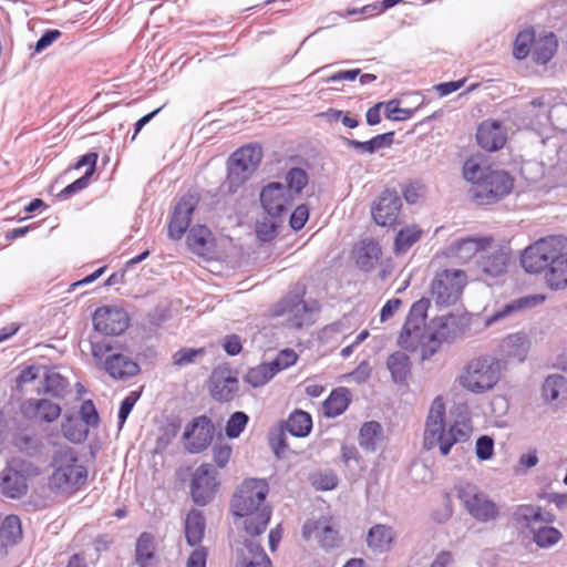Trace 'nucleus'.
I'll return each mask as SVG.
<instances>
[{"label":"nucleus","instance_id":"1","mask_svg":"<svg viewBox=\"0 0 567 567\" xmlns=\"http://www.w3.org/2000/svg\"><path fill=\"white\" fill-rule=\"evenodd\" d=\"M269 486L265 480L248 478L237 488L231 499V512L245 518L244 526L248 534H262L270 520L271 511L266 504Z\"/></svg>","mask_w":567,"mask_h":567},{"label":"nucleus","instance_id":"2","mask_svg":"<svg viewBox=\"0 0 567 567\" xmlns=\"http://www.w3.org/2000/svg\"><path fill=\"white\" fill-rule=\"evenodd\" d=\"M472 427L468 421L455 422L445 430V402L437 395L431 403L424 431V447L431 450L440 447L442 455H447L457 442L470 437Z\"/></svg>","mask_w":567,"mask_h":567},{"label":"nucleus","instance_id":"3","mask_svg":"<svg viewBox=\"0 0 567 567\" xmlns=\"http://www.w3.org/2000/svg\"><path fill=\"white\" fill-rule=\"evenodd\" d=\"M502 361L492 354L470 359L456 378L458 385L475 395L493 391L502 379Z\"/></svg>","mask_w":567,"mask_h":567},{"label":"nucleus","instance_id":"4","mask_svg":"<svg viewBox=\"0 0 567 567\" xmlns=\"http://www.w3.org/2000/svg\"><path fill=\"white\" fill-rule=\"evenodd\" d=\"M52 467L49 487L55 493L73 494L86 484L89 472L80 462L78 453L71 447L55 452Z\"/></svg>","mask_w":567,"mask_h":567},{"label":"nucleus","instance_id":"5","mask_svg":"<svg viewBox=\"0 0 567 567\" xmlns=\"http://www.w3.org/2000/svg\"><path fill=\"white\" fill-rule=\"evenodd\" d=\"M429 307L430 301L425 298L415 301L398 338V344L402 349L408 351L420 350L422 360L430 359L424 357L430 341V326L426 327L425 323Z\"/></svg>","mask_w":567,"mask_h":567},{"label":"nucleus","instance_id":"6","mask_svg":"<svg viewBox=\"0 0 567 567\" xmlns=\"http://www.w3.org/2000/svg\"><path fill=\"white\" fill-rule=\"evenodd\" d=\"M91 352L95 365L114 380H127L137 375L141 371L137 362L126 354L116 352L110 342H92Z\"/></svg>","mask_w":567,"mask_h":567},{"label":"nucleus","instance_id":"7","mask_svg":"<svg viewBox=\"0 0 567 567\" xmlns=\"http://www.w3.org/2000/svg\"><path fill=\"white\" fill-rule=\"evenodd\" d=\"M470 328V318L466 315H446L434 318L430 323V341L424 354L431 358L442 343H452L462 338Z\"/></svg>","mask_w":567,"mask_h":567},{"label":"nucleus","instance_id":"8","mask_svg":"<svg viewBox=\"0 0 567 567\" xmlns=\"http://www.w3.org/2000/svg\"><path fill=\"white\" fill-rule=\"evenodd\" d=\"M455 489L463 507L475 520L489 523L498 518V505L476 485L468 482H460Z\"/></svg>","mask_w":567,"mask_h":567},{"label":"nucleus","instance_id":"9","mask_svg":"<svg viewBox=\"0 0 567 567\" xmlns=\"http://www.w3.org/2000/svg\"><path fill=\"white\" fill-rule=\"evenodd\" d=\"M567 239L564 236H548L527 247L520 258L523 268L529 274H538L549 268L559 252L565 250Z\"/></svg>","mask_w":567,"mask_h":567},{"label":"nucleus","instance_id":"10","mask_svg":"<svg viewBox=\"0 0 567 567\" xmlns=\"http://www.w3.org/2000/svg\"><path fill=\"white\" fill-rule=\"evenodd\" d=\"M262 158L261 147L249 144L237 150L228 161L225 185L229 193H235L256 171Z\"/></svg>","mask_w":567,"mask_h":567},{"label":"nucleus","instance_id":"11","mask_svg":"<svg viewBox=\"0 0 567 567\" xmlns=\"http://www.w3.org/2000/svg\"><path fill=\"white\" fill-rule=\"evenodd\" d=\"M303 296L305 288L296 287L278 303L275 315L285 316L287 323L292 328L299 329L311 324L319 306L317 301H306Z\"/></svg>","mask_w":567,"mask_h":567},{"label":"nucleus","instance_id":"12","mask_svg":"<svg viewBox=\"0 0 567 567\" xmlns=\"http://www.w3.org/2000/svg\"><path fill=\"white\" fill-rule=\"evenodd\" d=\"M39 474L38 467L21 457H12L0 473V489L10 498H20L27 493L28 480Z\"/></svg>","mask_w":567,"mask_h":567},{"label":"nucleus","instance_id":"13","mask_svg":"<svg viewBox=\"0 0 567 567\" xmlns=\"http://www.w3.org/2000/svg\"><path fill=\"white\" fill-rule=\"evenodd\" d=\"M514 186V181L505 171H489L482 182L472 186L470 193L478 205L494 204L507 196Z\"/></svg>","mask_w":567,"mask_h":567},{"label":"nucleus","instance_id":"14","mask_svg":"<svg viewBox=\"0 0 567 567\" xmlns=\"http://www.w3.org/2000/svg\"><path fill=\"white\" fill-rule=\"evenodd\" d=\"M466 280L465 271L460 269H444L437 272L432 281V297L437 305H453L460 299Z\"/></svg>","mask_w":567,"mask_h":567},{"label":"nucleus","instance_id":"15","mask_svg":"<svg viewBox=\"0 0 567 567\" xmlns=\"http://www.w3.org/2000/svg\"><path fill=\"white\" fill-rule=\"evenodd\" d=\"M293 200L284 184L272 182L266 185L260 193V203L270 218L281 219L288 214Z\"/></svg>","mask_w":567,"mask_h":567},{"label":"nucleus","instance_id":"16","mask_svg":"<svg viewBox=\"0 0 567 567\" xmlns=\"http://www.w3.org/2000/svg\"><path fill=\"white\" fill-rule=\"evenodd\" d=\"M217 486V472L212 467L210 464H202L196 468V471L193 474V501L197 505H206L214 497Z\"/></svg>","mask_w":567,"mask_h":567},{"label":"nucleus","instance_id":"17","mask_svg":"<svg viewBox=\"0 0 567 567\" xmlns=\"http://www.w3.org/2000/svg\"><path fill=\"white\" fill-rule=\"evenodd\" d=\"M128 316L125 310L117 307H101L93 315V324L96 331L117 336L128 327Z\"/></svg>","mask_w":567,"mask_h":567},{"label":"nucleus","instance_id":"18","mask_svg":"<svg viewBox=\"0 0 567 567\" xmlns=\"http://www.w3.org/2000/svg\"><path fill=\"white\" fill-rule=\"evenodd\" d=\"M402 200L398 192L385 189L371 206V216L380 226H392L400 214Z\"/></svg>","mask_w":567,"mask_h":567},{"label":"nucleus","instance_id":"19","mask_svg":"<svg viewBox=\"0 0 567 567\" xmlns=\"http://www.w3.org/2000/svg\"><path fill=\"white\" fill-rule=\"evenodd\" d=\"M214 425L205 415L195 417L185 429L184 440L190 453H199L208 447L214 436Z\"/></svg>","mask_w":567,"mask_h":567},{"label":"nucleus","instance_id":"20","mask_svg":"<svg viewBox=\"0 0 567 567\" xmlns=\"http://www.w3.org/2000/svg\"><path fill=\"white\" fill-rule=\"evenodd\" d=\"M545 301V296L540 293L523 296L499 306L493 313L485 319L484 326L491 327L494 323L515 317L516 315L535 308Z\"/></svg>","mask_w":567,"mask_h":567},{"label":"nucleus","instance_id":"21","mask_svg":"<svg viewBox=\"0 0 567 567\" xmlns=\"http://www.w3.org/2000/svg\"><path fill=\"white\" fill-rule=\"evenodd\" d=\"M508 260L509 256L505 249L489 245L478 256L476 266L485 278H496L505 274Z\"/></svg>","mask_w":567,"mask_h":567},{"label":"nucleus","instance_id":"22","mask_svg":"<svg viewBox=\"0 0 567 567\" xmlns=\"http://www.w3.org/2000/svg\"><path fill=\"white\" fill-rule=\"evenodd\" d=\"M302 535L306 539H317L324 548L336 547L339 540L338 530L327 517L308 519L302 527Z\"/></svg>","mask_w":567,"mask_h":567},{"label":"nucleus","instance_id":"23","mask_svg":"<svg viewBox=\"0 0 567 567\" xmlns=\"http://www.w3.org/2000/svg\"><path fill=\"white\" fill-rule=\"evenodd\" d=\"M196 204V198L192 195L182 197L176 204L168 225V235L171 238L175 240L179 239L187 230Z\"/></svg>","mask_w":567,"mask_h":567},{"label":"nucleus","instance_id":"24","mask_svg":"<svg viewBox=\"0 0 567 567\" xmlns=\"http://www.w3.org/2000/svg\"><path fill=\"white\" fill-rule=\"evenodd\" d=\"M235 567H271V560L259 544L246 539L236 547Z\"/></svg>","mask_w":567,"mask_h":567},{"label":"nucleus","instance_id":"25","mask_svg":"<svg viewBox=\"0 0 567 567\" xmlns=\"http://www.w3.org/2000/svg\"><path fill=\"white\" fill-rule=\"evenodd\" d=\"M506 130L499 122L494 120L482 122L476 132L478 145L488 152L502 148L506 143Z\"/></svg>","mask_w":567,"mask_h":567},{"label":"nucleus","instance_id":"26","mask_svg":"<svg viewBox=\"0 0 567 567\" xmlns=\"http://www.w3.org/2000/svg\"><path fill=\"white\" fill-rule=\"evenodd\" d=\"M493 241L494 240L491 236L465 237L452 243L449 251L452 257L462 262H466L477 254L480 256L485 248L493 244Z\"/></svg>","mask_w":567,"mask_h":567},{"label":"nucleus","instance_id":"27","mask_svg":"<svg viewBox=\"0 0 567 567\" xmlns=\"http://www.w3.org/2000/svg\"><path fill=\"white\" fill-rule=\"evenodd\" d=\"M530 339L525 332L511 333L502 340L501 352L504 358L523 363L530 351Z\"/></svg>","mask_w":567,"mask_h":567},{"label":"nucleus","instance_id":"28","mask_svg":"<svg viewBox=\"0 0 567 567\" xmlns=\"http://www.w3.org/2000/svg\"><path fill=\"white\" fill-rule=\"evenodd\" d=\"M21 409L27 417L48 423L55 421L61 414L60 405L47 399H29Z\"/></svg>","mask_w":567,"mask_h":567},{"label":"nucleus","instance_id":"29","mask_svg":"<svg viewBox=\"0 0 567 567\" xmlns=\"http://www.w3.org/2000/svg\"><path fill=\"white\" fill-rule=\"evenodd\" d=\"M542 396L546 403L558 406L567 401V378L559 373L549 374L542 388Z\"/></svg>","mask_w":567,"mask_h":567},{"label":"nucleus","instance_id":"30","mask_svg":"<svg viewBox=\"0 0 567 567\" xmlns=\"http://www.w3.org/2000/svg\"><path fill=\"white\" fill-rule=\"evenodd\" d=\"M517 524L533 532L539 523H553L555 517L550 513H544L542 507L533 505H519L514 512Z\"/></svg>","mask_w":567,"mask_h":567},{"label":"nucleus","instance_id":"31","mask_svg":"<svg viewBox=\"0 0 567 567\" xmlns=\"http://www.w3.org/2000/svg\"><path fill=\"white\" fill-rule=\"evenodd\" d=\"M155 537L147 532L142 533L135 545V563L138 567H155Z\"/></svg>","mask_w":567,"mask_h":567},{"label":"nucleus","instance_id":"32","mask_svg":"<svg viewBox=\"0 0 567 567\" xmlns=\"http://www.w3.org/2000/svg\"><path fill=\"white\" fill-rule=\"evenodd\" d=\"M381 256V248L373 240H362L354 250L357 266L364 271L372 270Z\"/></svg>","mask_w":567,"mask_h":567},{"label":"nucleus","instance_id":"33","mask_svg":"<svg viewBox=\"0 0 567 567\" xmlns=\"http://www.w3.org/2000/svg\"><path fill=\"white\" fill-rule=\"evenodd\" d=\"M533 109H542V117L559 131H567V104L560 103L547 109L542 99H535L530 102Z\"/></svg>","mask_w":567,"mask_h":567},{"label":"nucleus","instance_id":"34","mask_svg":"<svg viewBox=\"0 0 567 567\" xmlns=\"http://www.w3.org/2000/svg\"><path fill=\"white\" fill-rule=\"evenodd\" d=\"M205 518L202 512L192 509L185 519V537L189 546H200L202 539L205 534Z\"/></svg>","mask_w":567,"mask_h":567},{"label":"nucleus","instance_id":"35","mask_svg":"<svg viewBox=\"0 0 567 567\" xmlns=\"http://www.w3.org/2000/svg\"><path fill=\"white\" fill-rule=\"evenodd\" d=\"M545 278L551 289L558 290L567 286V251L563 250L557 255Z\"/></svg>","mask_w":567,"mask_h":567},{"label":"nucleus","instance_id":"36","mask_svg":"<svg viewBox=\"0 0 567 567\" xmlns=\"http://www.w3.org/2000/svg\"><path fill=\"white\" fill-rule=\"evenodd\" d=\"M394 538L393 529L386 525L378 524L368 533V545L378 553H385L390 549Z\"/></svg>","mask_w":567,"mask_h":567},{"label":"nucleus","instance_id":"37","mask_svg":"<svg viewBox=\"0 0 567 567\" xmlns=\"http://www.w3.org/2000/svg\"><path fill=\"white\" fill-rule=\"evenodd\" d=\"M386 367L395 383H404L411 372L410 358L402 351L390 354L386 360Z\"/></svg>","mask_w":567,"mask_h":567},{"label":"nucleus","instance_id":"38","mask_svg":"<svg viewBox=\"0 0 567 567\" xmlns=\"http://www.w3.org/2000/svg\"><path fill=\"white\" fill-rule=\"evenodd\" d=\"M210 230L206 226L197 225L190 228L187 245L193 252L205 256L210 249Z\"/></svg>","mask_w":567,"mask_h":567},{"label":"nucleus","instance_id":"39","mask_svg":"<svg viewBox=\"0 0 567 567\" xmlns=\"http://www.w3.org/2000/svg\"><path fill=\"white\" fill-rule=\"evenodd\" d=\"M350 403V392L346 388L333 390L323 403V412L328 417L342 414Z\"/></svg>","mask_w":567,"mask_h":567},{"label":"nucleus","instance_id":"40","mask_svg":"<svg viewBox=\"0 0 567 567\" xmlns=\"http://www.w3.org/2000/svg\"><path fill=\"white\" fill-rule=\"evenodd\" d=\"M311 427V416L302 410L293 411L286 422V430L297 437L307 436L310 433Z\"/></svg>","mask_w":567,"mask_h":567},{"label":"nucleus","instance_id":"41","mask_svg":"<svg viewBox=\"0 0 567 567\" xmlns=\"http://www.w3.org/2000/svg\"><path fill=\"white\" fill-rule=\"evenodd\" d=\"M212 382V394L218 401H229L238 388V381L233 377L214 374Z\"/></svg>","mask_w":567,"mask_h":567},{"label":"nucleus","instance_id":"42","mask_svg":"<svg viewBox=\"0 0 567 567\" xmlns=\"http://www.w3.org/2000/svg\"><path fill=\"white\" fill-rule=\"evenodd\" d=\"M557 49V40L554 33H547L534 43L533 59L540 64L547 63Z\"/></svg>","mask_w":567,"mask_h":567},{"label":"nucleus","instance_id":"43","mask_svg":"<svg viewBox=\"0 0 567 567\" xmlns=\"http://www.w3.org/2000/svg\"><path fill=\"white\" fill-rule=\"evenodd\" d=\"M533 540L539 548H550L558 544L563 534L553 526H537L533 529Z\"/></svg>","mask_w":567,"mask_h":567},{"label":"nucleus","instance_id":"44","mask_svg":"<svg viewBox=\"0 0 567 567\" xmlns=\"http://www.w3.org/2000/svg\"><path fill=\"white\" fill-rule=\"evenodd\" d=\"M22 537L21 520L16 515L4 518L0 527V538L6 545H13Z\"/></svg>","mask_w":567,"mask_h":567},{"label":"nucleus","instance_id":"45","mask_svg":"<svg viewBox=\"0 0 567 567\" xmlns=\"http://www.w3.org/2000/svg\"><path fill=\"white\" fill-rule=\"evenodd\" d=\"M278 369H274L269 363H262L249 369L245 375V381L254 388L262 386L268 383L276 374Z\"/></svg>","mask_w":567,"mask_h":567},{"label":"nucleus","instance_id":"46","mask_svg":"<svg viewBox=\"0 0 567 567\" xmlns=\"http://www.w3.org/2000/svg\"><path fill=\"white\" fill-rule=\"evenodd\" d=\"M62 432L69 441L81 443L87 437L89 429L79 417L68 416L62 423Z\"/></svg>","mask_w":567,"mask_h":567},{"label":"nucleus","instance_id":"47","mask_svg":"<svg viewBox=\"0 0 567 567\" xmlns=\"http://www.w3.org/2000/svg\"><path fill=\"white\" fill-rule=\"evenodd\" d=\"M421 234V229L415 225L402 228L395 237L394 251L396 254L406 252L420 239Z\"/></svg>","mask_w":567,"mask_h":567},{"label":"nucleus","instance_id":"48","mask_svg":"<svg viewBox=\"0 0 567 567\" xmlns=\"http://www.w3.org/2000/svg\"><path fill=\"white\" fill-rule=\"evenodd\" d=\"M382 427L375 421L365 422L359 432V444L367 451H374Z\"/></svg>","mask_w":567,"mask_h":567},{"label":"nucleus","instance_id":"49","mask_svg":"<svg viewBox=\"0 0 567 567\" xmlns=\"http://www.w3.org/2000/svg\"><path fill=\"white\" fill-rule=\"evenodd\" d=\"M44 391L53 396L61 398L64 395L68 381L58 372L50 371L44 373Z\"/></svg>","mask_w":567,"mask_h":567},{"label":"nucleus","instance_id":"50","mask_svg":"<svg viewBox=\"0 0 567 567\" xmlns=\"http://www.w3.org/2000/svg\"><path fill=\"white\" fill-rule=\"evenodd\" d=\"M535 34L532 30L519 32L514 42L513 54L516 59L523 60L530 52V45L534 43Z\"/></svg>","mask_w":567,"mask_h":567},{"label":"nucleus","instance_id":"51","mask_svg":"<svg viewBox=\"0 0 567 567\" xmlns=\"http://www.w3.org/2000/svg\"><path fill=\"white\" fill-rule=\"evenodd\" d=\"M287 190L292 194H300L308 184V175L302 168H291L286 174Z\"/></svg>","mask_w":567,"mask_h":567},{"label":"nucleus","instance_id":"52","mask_svg":"<svg viewBox=\"0 0 567 567\" xmlns=\"http://www.w3.org/2000/svg\"><path fill=\"white\" fill-rule=\"evenodd\" d=\"M248 421L249 417L245 412L237 411L233 413L226 424V435L229 439H237L245 430Z\"/></svg>","mask_w":567,"mask_h":567},{"label":"nucleus","instance_id":"53","mask_svg":"<svg viewBox=\"0 0 567 567\" xmlns=\"http://www.w3.org/2000/svg\"><path fill=\"white\" fill-rule=\"evenodd\" d=\"M316 489L330 491L338 485V477L332 471H319L310 477Z\"/></svg>","mask_w":567,"mask_h":567},{"label":"nucleus","instance_id":"54","mask_svg":"<svg viewBox=\"0 0 567 567\" xmlns=\"http://www.w3.org/2000/svg\"><path fill=\"white\" fill-rule=\"evenodd\" d=\"M281 219L279 218H264L256 224V235L261 241H270L277 234V228Z\"/></svg>","mask_w":567,"mask_h":567},{"label":"nucleus","instance_id":"55","mask_svg":"<svg viewBox=\"0 0 567 567\" xmlns=\"http://www.w3.org/2000/svg\"><path fill=\"white\" fill-rule=\"evenodd\" d=\"M489 168L482 167L475 159H467L463 166L464 178L476 186L477 183L482 182L485 173L489 172Z\"/></svg>","mask_w":567,"mask_h":567},{"label":"nucleus","instance_id":"56","mask_svg":"<svg viewBox=\"0 0 567 567\" xmlns=\"http://www.w3.org/2000/svg\"><path fill=\"white\" fill-rule=\"evenodd\" d=\"M204 353V349L183 348L176 351L173 357V364L176 367H186L195 362V359Z\"/></svg>","mask_w":567,"mask_h":567},{"label":"nucleus","instance_id":"57","mask_svg":"<svg viewBox=\"0 0 567 567\" xmlns=\"http://www.w3.org/2000/svg\"><path fill=\"white\" fill-rule=\"evenodd\" d=\"M385 116L392 121H406L412 117L415 110L401 109L396 100L384 103Z\"/></svg>","mask_w":567,"mask_h":567},{"label":"nucleus","instance_id":"58","mask_svg":"<svg viewBox=\"0 0 567 567\" xmlns=\"http://www.w3.org/2000/svg\"><path fill=\"white\" fill-rule=\"evenodd\" d=\"M348 321L349 320L344 318L340 321L326 326L321 331V339L329 340L338 334H340L341 338H344L348 333H350V326Z\"/></svg>","mask_w":567,"mask_h":567},{"label":"nucleus","instance_id":"59","mask_svg":"<svg viewBox=\"0 0 567 567\" xmlns=\"http://www.w3.org/2000/svg\"><path fill=\"white\" fill-rule=\"evenodd\" d=\"M233 447L228 443H217L212 449L213 460L215 464L224 468L230 460Z\"/></svg>","mask_w":567,"mask_h":567},{"label":"nucleus","instance_id":"60","mask_svg":"<svg viewBox=\"0 0 567 567\" xmlns=\"http://www.w3.org/2000/svg\"><path fill=\"white\" fill-rule=\"evenodd\" d=\"M475 451L481 461L489 460L494 453V440L488 435L480 436L476 441Z\"/></svg>","mask_w":567,"mask_h":567},{"label":"nucleus","instance_id":"61","mask_svg":"<svg viewBox=\"0 0 567 567\" xmlns=\"http://www.w3.org/2000/svg\"><path fill=\"white\" fill-rule=\"evenodd\" d=\"M81 421L89 426H96L99 424V415L96 409L91 400L84 401L80 409Z\"/></svg>","mask_w":567,"mask_h":567},{"label":"nucleus","instance_id":"62","mask_svg":"<svg viewBox=\"0 0 567 567\" xmlns=\"http://www.w3.org/2000/svg\"><path fill=\"white\" fill-rule=\"evenodd\" d=\"M297 354L291 349H285L280 351L276 359L270 362L274 369H278V372L291 367L297 361Z\"/></svg>","mask_w":567,"mask_h":567},{"label":"nucleus","instance_id":"63","mask_svg":"<svg viewBox=\"0 0 567 567\" xmlns=\"http://www.w3.org/2000/svg\"><path fill=\"white\" fill-rule=\"evenodd\" d=\"M14 445L28 454H32L38 450L39 442L34 436L25 433H19L14 437Z\"/></svg>","mask_w":567,"mask_h":567},{"label":"nucleus","instance_id":"64","mask_svg":"<svg viewBox=\"0 0 567 567\" xmlns=\"http://www.w3.org/2000/svg\"><path fill=\"white\" fill-rule=\"evenodd\" d=\"M207 550L203 546H195L186 561V567H206Z\"/></svg>","mask_w":567,"mask_h":567}]
</instances>
